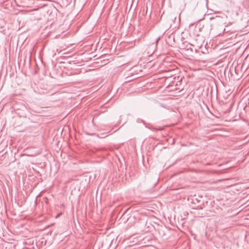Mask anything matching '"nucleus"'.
Instances as JSON below:
<instances>
[{"instance_id": "obj_2", "label": "nucleus", "mask_w": 249, "mask_h": 249, "mask_svg": "<svg viewBox=\"0 0 249 249\" xmlns=\"http://www.w3.org/2000/svg\"><path fill=\"white\" fill-rule=\"evenodd\" d=\"M163 129V127H159V128H156V129L158 130H161Z\"/></svg>"}, {"instance_id": "obj_1", "label": "nucleus", "mask_w": 249, "mask_h": 249, "mask_svg": "<svg viewBox=\"0 0 249 249\" xmlns=\"http://www.w3.org/2000/svg\"><path fill=\"white\" fill-rule=\"evenodd\" d=\"M160 39V38H158L155 42H153L147 46L146 51L149 55H151L155 52L157 48L158 42Z\"/></svg>"}, {"instance_id": "obj_4", "label": "nucleus", "mask_w": 249, "mask_h": 249, "mask_svg": "<svg viewBox=\"0 0 249 249\" xmlns=\"http://www.w3.org/2000/svg\"><path fill=\"white\" fill-rule=\"evenodd\" d=\"M60 214H61V213H59V214H58V215L56 216V218H57V217H58L59 216H60Z\"/></svg>"}, {"instance_id": "obj_3", "label": "nucleus", "mask_w": 249, "mask_h": 249, "mask_svg": "<svg viewBox=\"0 0 249 249\" xmlns=\"http://www.w3.org/2000/svg\"><path fill=\"white\" fill-rule=\"evenodd\" d=\"M103 135L104 136H103L101 137V138H105V137H107V135H105V134H103Z\"/></svg>"}, {"instance_id": "obj_5", "label": "nucleus", "mask_w": 249, "mask_h": 249, "mask_svg": "<svg viewBox=\"0 0 249 249\" xmlns=\"http://www.w3.org/2000/svg\"><path fill=\"white\" fill-rule=\"evenodd\" d=\"M236 15L237 16L238 15V13L237 12H236Z\"/></svg>"}]
</instances>
